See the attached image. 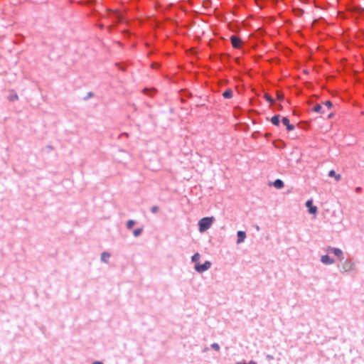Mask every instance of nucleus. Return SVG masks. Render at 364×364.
<instances>
[{
	"mask_svg": "<svg viewBox=\"0 0 364 364\" xmlns=\"http://www.w3.org/2000/svg\"><path fill=\"white\" fill-rule=\"evenodd\" d=\"M141 232H142V229H141V228H137V229H135V230H134L133 234H134V235L135 237H137V236H139Z\"/></svg>",
	"mask_w": 364,
	"mask_h": 364,
	"instance_id": "obj_18",
	"label": "nucleus"
},
{
	"mask_svg": "<svg viewBox=\"0 0 364 364\" xmlns=\"http://www.w3.org/2000/svg\"><path fill=\"white\" fill-rule=\"evenodd\" d=\"M279 109H282V105H279Z\"/></svg>",
	"mask_w": 364,
	"mask_h": 364,
	"instance_id": "obj_27",
	"label": "nucleus"
},
{
	"mask_svg": "<svg viewBox=\"0 0 364 364\" xmlns=\"http://www.w3.org/2000/svg\"><path fill=\"white\" fill-rule=\"evenodd\" d=\"M331 116H332V114H329V115H328V118H331Z\"/></svg>",
	"mask_w": 364,
	"mask_h": 364,
	"instance_id": "obj_28",
	"label": "nucleus"
},
{
	"mask_svg": "<svg viewBox=\"0 0 364 364\" xmlns=\"http://www.w3.org/2000/svg\"><path fill=\"white\" fill-rule=\"evenodd\" d=\"M328 251L332 252L338 258H341L342 257L343 252H342V251L340 249L329 247Z\"/></svg>",
	"mask_w": 364,
	"mask_h": 364,
	"instance_id": "obj_8",
	"label": "nucleus"
},
{
	"mask_svg": "<svg viewBox=\"0 0 364 364\" xmlns=\"http://www.w3.org/2000/svg\"><path fill=\"white\" fill-rule=\"evenodd\" d=\"M200 256L199 253L194 254L193 256L192 257V261L193 262H195L196 264L198 263V260L200 259Z\"/></svg>",
	"mask_w": 364,
	"mask_h": 364,
	"instance_id": "obj_16",
	"label": "nucleus"
},
{
	"mask_svg": "<svg viewBox=\"0 0 364 364\" xmlns=\"http://www.w3.org/2000/svg\"><path fill=\"white\" fill-rule=\"evenodd\" d=\"M273 184L274 186L278 189L282 188L284 187V183L280 179H277L276 181H274Z\"/></svg>",
	"mask_w": 364,
	"mask_h": 364,
	"instance_id": "obj_12",
	"label": "nucleus"
},
{
	"mask_svg": "<svg viewBox=\"0 0 364 364\" xmlns=\"http://www.w3.org/2000/svg\"><path fill=\"white\" fill-rule=\"evenodd\" d=\"M322 109V107L320 104H317L314 108H313V110L315 112H323V111L321 110Z\"/></svg>",
	"mask_w": 364,
	"mask_h": 364,
	"instance_id": "obj_15",
	"label": "nucleus"
},
{
	"mask_svg": "<svg viewBox=\"0 0 364 364\" xmlns=\"http://www.w3.org/2000/svg\"><path fill=\"white\" fill-rule=\"evenodd\" d=\"M277 97L279 100H282L284 99V95L279 92H277Z\"/></svg>",
	"mask_w": 364,
	"mask_h": 364,
	"instance_id": "obj_22",
	"label": "nucleus"
},
{
	"mask_svg": "<svg viewBox=\"0 0 364 364\" xmlns=\"http://www.w3.org/2000/svg\"><path fill=\"white\" fill-rule=\"evenodd\" d=\"M113 14L119 19V21L122 20V16L118 11H114Z\"/></svg>",
	"mask_w": 364,
	"mask_h": 364,
	"instance_id": "obj_20",
	"label": "nucleus"
},
{
	"mask_svg": "<svg viewBox=\"0 0 364 364\" xmlns=\"http://www.w3.org/2000/svg\"><path fill=\"white\" fill-rule=\"evenodd\" d=\"M92 364H102L100 361H95Z\"/></svg>",
	"mask_w": 364,
	"mask_h": 364,
	"instance_id": "obj_26",
	"label": "nucleus"
},
{
	"mask_svg": "<svg viewBox=\"0 0 364 364\" xmlns=\"http://www.w3.org/2000/svg\"><path fill=\"white\" fill-rule=\"evenodd\" d=\"M282 123L287 127L288 131H292L294 129V126L289 123V120L287 117L282 118Z\"/></svg>",
	"mask_w": 364,
	"mask_h": 364,
	"instance_id": "obj_6",
	"label": "nucleus"
},
{
	"mask_svg": "<svg viewBox=\"0 0 364 364\" xmlns=\"http://www.w3.org/2000/svg\"><path fill=\"white\" fill-rule=\"evenodd\" d=\"M264 98L269 102H273L274 100L272 99V97L269 95L268 94H265L264 95Z\"/></svg>",
	"mask_w": 364,
	"mask_h": 364,
	"instance_id": "obj_21",
	"label": "nucleus"
},
{
	"mask_svg": "<svg viewBox=\"0 0 364 364\" xmlns=\"http://www.w3.org/2000/svg\"><path fill=\"white\" fill-rule=\"evenodd\" d=\"M328 176L330 177L334 178L336 181H339L341 179V176L338 173H336L334 170L329 171Z\"/></svg>",
	"mask_w": 364,
	"mask_h": 364,
	"instance_id": "obj_10",
	"label": "nucleus"
},
{
	"mask_svg": "<svg viewBox=\"0 0 364 364\" xmlns=\"http://www.w3.org/2000/svg\"><path fill=\"white\" fill-rule=\"evenodd\" d=\"M271 122L274 125L278 126L279 124V115H274L272 117Z\"/></svg>",
	"mask_w": 364,
	"mask_h": 364,
	"instance_id": "obj_13",
	"label": "nucleus"
},
{
	"mask_svg": "<svg viewBox=\"0 0 364 364\" xmlns=\"http://www.w3.org/2000/svg\"><path fill=\"white\" fill-rule=\"evenodd\" d=\"M211 266V262L209 261H206L204 264H200V263H196L195 264V269L198 272H203L206 270H208Z\"/></svg>",
	"mask_w": 364,
	"mask_h": 364,
	"instance_id": "obj_2",
	"label": "nucleus"
},
{
	"mask_svg": "<svg viewBox=\"0 0 364 364\" xmlns=\"http://www.w3.org/2000/svg\"><path fill=\"white\" fill-rule=\"evenodd\" d=\"M321 262L325 264H331L334 262V260L328 255H323L321 257Z\"/></svg>",
	"mask_w": 364,
	"mask_h": 364,
	"instance_id": "obj_9",
	"label": "nucleus"
},
{
	"mask_svg": "<svg viewBox=\"0 0 364 364\" xmlns=\"http://www.w3.org/2000/svg\"><path fill=\"white\" fill-rule=\"evenodd\" d=\"M214 220L213 217L203 218L198 222L199 230L200 232H203L209 229Z\"/></svg>",
	"mask_w": 364,
	"mask_h": 364,
	"instance_id": "obj_1",
	"label": "nucleus"
},
{
	"mask_svg": "<svg viewBox=\"0 0 364 364\" xmlns=\"http://www.w3.org/2000/svg\"><path fill=\"white\" fill-rule=\"evenodd\" d=\"M323 105L329 109L332 107L333 105L331 101H326L323 102Z\"/></svg>",
	"mask_w": 364,
	"mask_h": 364,
	"instance_id": "obj_19",
	"label": "nucleus"
},
{
	"mask_svg": "<svg viewBox=\"0 0 364 364\" xmlns=\"http://www.w3.org/2000/svg\"><path fill=\"white\" fill-rule=\"evenodd\" d=\"M212 348H214L215 350H219L220 349L219 345L217 343L212 344Z\"/></svg>",
	"mask_w": 364,
	"mask_h": 364,
	"instance_id": "obj_24",
	"label": "nucleus"
},
{
	"mask_svg": "<svg viewBox=\"0 0 364 364\" xmlns=\"http://www.w3.org/2000/svg\"><path fill=\"white\" fill-rule=\"evenodd\" d=\"M134 224H135V222L134 220H129L127 223V227L128 229H131V228H132V227L134 226Z\"/></svg>",
	"mask_w": 364,
	"mask_h": 364,
	"instance_id": "obj_17",
	"label": "nucleus"
},
{
	"mask_svg": "<svg viewBox=\"0 0 364 364\" xmlns=\"http://www.w3.org/2000/svg\"><path fill=\"white\" fill-rule=\"evenodd\" d=\"M246 237V234L244 231H238L237 232V243L240 244L242 242Z\"/></svg>",
	"mask_w": 364,
	"mask_h": 364,
	"instance_id": "obj_7",
	"label": "nucleus"
},
{
	"mask_svg": "<svg viewBox=\"0 0 364 364\" xmlns=\"http://www.w3.org/2000/svg\"><path fill=\"white\" fill-rule=\"evenodd\" d=\"M230 41H231L232 46L235 48H240V46L242 43V40L239 37L235 36H232L230 37Z\"/></svg>",
	"mask_w": 364,
	"mask_h": 364,
	"instance_id": "obj_4",
	"label": "nucleus"
},
{
	"mask_svg": "<svg viewBox=\"0 0 364 364\" xmlns=\"http://www.w3.org/2000/svg\"><path fill=\"white\" fill-rule=\"evenodd\" d=\"M306 206L309 208V213L310 214L316 215L317 213V207L313 205L311 200H309L306 203Z\"/></svg>",
	"mask_w": 364,
	"mask_h": 364,
	"instance_id": "obj_3",
	"label": "nucleus"
},
{
	"mask_svg": "<svg viewBox=\"0 0 364 364\" xmlns=\"http://www.w3.org/2000/svg\"><path fill=\"white\" fill-rule=\"evenodd\" d=\"M110 257V255L107 252H103L101 255V259L105 262H107L109 258Z\"/></svg>",
	"mask_w": 364,
	"mask_h": 364,
	"instance_id": "obj_14",
	"label": "nucleus"
},
{
	"mask_svg": "<svg viewBox=\"0 0 364 364\" xmlns=\"http://www.w3.org/2000/svg\"><path fill=\"white\" fill-rule=\"evenodd\" d=\"M353 268V264L350 261H346L342 264L341 269L343 272H348L352 270Z\"/></svg>",
	"mask_w": 364,
	"mask_h": 364,
	"instance_id": "obj_5",
	"label": "nucleus"
},
{
	"mask_svg": "<svg viewBox=\"0 0 364 364\" xmlns=\"http://www.w3.org/2000/svg\"><path fill=\"white\" fill-rule=\"evenodd\" d=\"M237 364H257L254 361H250L249 363H238Z\"/></svg>",
	"mask_w": 364,
	"mask_h": 364,
	"instance_id": "obj_25",
	"label": "nucleus"
},
{
	"mask_svg": "<svg viewBox=\"0 0 364 364\" xmlns=\"http://www.w3.org/2000/svg\"><path fill=\"white\" fill-rule=\"evenodd\" d=\"M151 212H152L153 213H157V211L159 210V208H158L157 206H156V205H155V206H153V207L151 208Z\"/></svg>",
	"mask_w": 364,
	"mask_h": 364,
	"instance_id": "obj_23",
	"label": "nucleus"
},
{
	"mask_svg": "<svg viewBox=\"0 0 364 364\" xmlns=\"http://www.w3.org/2000/svg\"><path fill=\"white\" fill-rule=\"evenodd\" d=\"M233 92L232 89H228L223 93V97L225 99H230L232 97Z\"/></svg>",
	"mask_w": 364,
	"mask_h": 364,
	"instance_id": "obj_11",
	"label": "nucleus"
}]
</instances>
